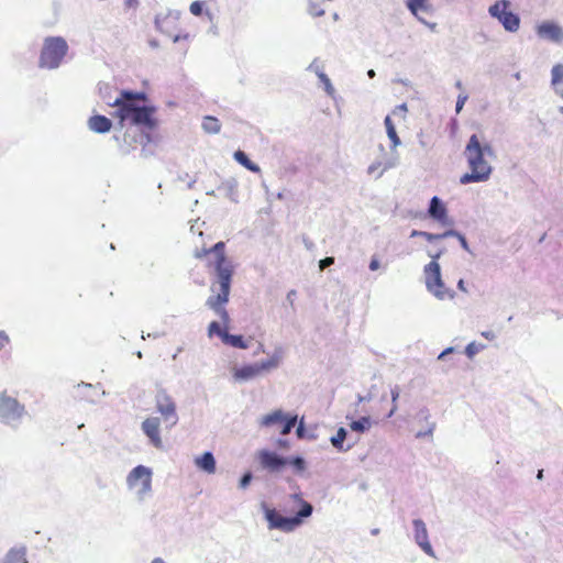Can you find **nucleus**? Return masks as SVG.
<instances>
[{"label": "nucleus", "mask_w": 563, "mask_h": 563, "mask_svg": "<svg viewBox=\"0 0 563 563\" xmlns=\"http://www.w3.org/2000/svg\"><path fill=\"white\" fill-rule=\"evenodd\" d=\"M103 100L107 104L117 108L114 114L119 119L120 130L124 128L125 121L147 133L158 126V120L155 118L157 108L145 103L147 101L145 92L122 90L113 101L106 97H103Z\"/></svg>", "instance_id": "1"}, {"label": "nucleus", "mask_w": 563, "mask_h": 563, "mask_svg": "<svg viewBox=\"0 0 563 563\" xmlns=\"http://www.w3.org/2000/svg\"><path fill=\"white\" fill-rule=\"evenodd\" d=\"M464 155L467 159L470 173L461 176L460 183L468 185L472 183H484L489 179L493 167L485 161V156H493V147L485 143L482 144L476 134H472L467 141L464 150Z\"/></svg>", "instance_id": "2"}, {"label": "nucleus", "mask_w": 563, "mask_h": 563, "mask_svg": "<svg viewBox=\"0 0 563 563\" xmlns=\"http://www.w3.org/2000/svg\"><path fill=\"white\" fill-rule=\"evenodd\" d=\"M290 498L299 506L298 511L292 516H283L275 508H271L265 501L261 504L269 530L292 532L301 527L307 518L311 517L313 506L302 498L301 493H294L290 495Z\"/></svg>", "instance_id": "3"}, {"label": "nucleus", "mask_w": 563, "mask_h": 563, "mask_svg": "<svg viewBox=\"0 0 563 563\" xmlns=\"http://www.w3.org/2000/svg\"><path fill=\"white\" fill-rule=\"evenodd\" d=\"M68 52V44L62 36H48L44 40L38 66L46 69H56L60 66Z\"/></svg>", "instance_id": "4"}, {"label": "nucleus", "mask_w": 563, "mask_h": 563, "mask_svg": "<svg viewBox=\"0 0 563 563\" xmlns=\"http://www.w3.org/2000/svg\"><path fill=\"white\" fill-rule=\"evenodd\" d=\"M426 288L435 298L443 300L446 297L454 298V291L446 288L442 280L441 267L438 262H430L423 268Z\"/></svg>", "instance_id": "5"}, {"label": "nucleus", "mask_w": 563, "mask_h": 563, "mask_svg": "<svg viewBox=\"0 0 563 563\" xmlns=\"http://www.w3.org/2000/svg\"><path fill=\"white\" fill-rule=\"evenodd\" d=\"M25 407L15 398L7 394L0 395V421L12 428L18 429L25 416Z\"/></svg>", "instance_id": "6"}, {"label": "nucleus", "mask_w": 563, "mask_h": 563, "mask_svg": "<svg viewBox=\"0 0 563 563\" xmlns=\"http://www.w3.org/2000/svg\"><path fill=\"white\" fill-rule=\"evenodd\" d=\"M511 2L509 0H497L489 5L488 13L496 19L503 27L510 33L517 32L520 27L519 14L509 10Z\"/></svg>", "instance_id": "7"}, {"label": "nucleus", "mask_w": 563, "mask_h": 563, "mask_svg": "<svg viewBox=\"0 0 563 563\" xmlns=\"http://www.w3.org/2000/svg\"><path fill=\"white\" fill-rule=\"evenodd\" d=\"M233 273L234 267L231 262L214 263V283L220 286V292L209 298H216L218 302L229 301Z\"/></svg>", "instance_id": "8"}, {"label": "nucleus", "mask_w": 563, "mask_h": 563, "mask_svg": "<svg viewBox=\"0 0 563 563\" xmlns=\"http://www.w3.org/2000/svg\"><path fill=\"white\" fill-rule=\"evenodd\" d=\"M155 406L157 412H159L165 422L167 423V428H173L178 422V415L176 412V404L166 389H158L155 395Z\"/></svg>", "instance_id": "9"}, {"label": "nucleus", "mask_w": 563, "mask_h": 563, "mask_svg": "<svg viewBox=\"0 0 563 563\" xmlns=\"http://www.w3.org/2000/svg\"><path fill=\"white\" fill-rule=\"evenodd\" d=\"M298 422V416L286 413L282 409L274 410L273 412L262 418L261 424L263 427H272L275 423L282 424L280 434L287 435L291 432Z\"/></svg>", "instance_id": "10"}, {"label": "nucleus", "mask_w": 563, "mask_h": 563, "mask_svg": "<svg viewBox=\"0 0 563 563\" xmlns=\"http://www.w3.org/2000/svg\"><path fill=\"white\" fill-rule=\"evenodd\" d=\"M74 398L88 401L89 404H98L101 396H107V391L101 389V384L96 385L81 382L74 387Z\"/></svg>", "instance_id": "11"}, {"label": "nucleus", "mask_w": 563, "mask_h": 563, "mask_svg": "<svg viewBox=\"0 0 563 563\" xmlns=\"http://www.w3.org/2000/svg\"><path fill=\"white\" fill-rule=\"evenodd\" d=\"M261 466L269 473H279L286 467V456L263 449L257 454Z\"/></svg>", "instance_id": "12"}, {"label": "nucleus", "mask_w": 563, "mask_h": 563, "mask_svg": "<svg viewBox=\"0 0 563 563\" xmlns=\"http://www.w3.org/2000/svg\"><path fill=\"white\" fill-rule=\"evenodd\" d=\"M413 540L417 545L429 556L434 558L433 548L429 541L428 529L424 521L420 518L412 520Z\"/></svg>", "instance_id": "13"}, {"label": "nucleus", "mask_w": 563, "mask_h": 563, "mask_svg": "<svg viewBox=\"0 0 563 563\" xmlns=\"http://www.w3.org/2000/svg\"><path fill=\"white\" fill-rule=\"evenodd\" d=\"M142 482V488L139 494H147L152 488V471L144 465L135 466L128 475L126 482L130 487H133L136 482Z\"/></svg>", "instance_id": "14"}, {"label": "nucleus", "mask_w": 563, "mask_h": 563, "mask_svg": "<svg viewBox=\"0 0 563 563\" xmlns=\"http://www.w3.org/2000/svg\"><path fill=\"white\" fill-rule=\"evenodd\" d=\"M113 140L118 142L120 153L128 155L135 148L136 143L147 144L152 142V136L147 132H141L139 135H131L129 132H125L122 140L117 134L113 135Z\"/></svg>", "instance_id": "15"}, {"label": "nucleus", "mask_w": 563, "mask_h": 563, "mask_svg": "<svg viewBox=\"0 0 563 563\" xmlns=\"http://www.w3.org/2000/svg\"><path fill=\"white\" fill-rule=\"evenodd\" d=\"M159 426L161 421L157 417L146 418L141 424V429L143 433L148 438L150 443L158 450L163 449Z\"/></svg>", "instance_id": "16"}, {"label": "nucleus", "mask_w": 563, "mask_h": 563, "mask_svg": "<svg viewBox=\"0 0 563 563\" xmlns=\"http://www.w3.org/2000/svg\"><path fill=\"white\" fill-rule=\"evenodd\" d=\"M537 34L540 38L549 40L554 43L563 41V29L552 21H544L539 24Z\"/></svg>", "instance_id": "17"}, {"label": "nucleus", "mask_w": 563, "mask_h": 563, "mask_svg": "<svg viewBox=\"0 0 563 563\" xmlns=\"http://www.w3.org/2000/svg\"><path fill=\"white\" fill-rule=\"evenodd\" d=\"M428 216L432 220L438 221L441 224L448 223V209L444 202L438 196H433L430 199L428 207Z\"/></svg>", "instance_id": "18"}, {"label": "nucleus", "mask_w": 563, "mask_h": 563, "mask_svg": "<svg viewBox=\"0 0 563 563\" xmlns=\"http://www.w3.org/2000/svg\"><path fill=\"white\" fill-rule=\"evenodd\" d=\"M406 7L418 21H422V14L433 13L430 0H406Z\"/></svg>", "instance_id": "19"}, {"label": "nucleus", "mask_w": 563, "mask_h": 563, "mask_svg": "<svg viewBox=\"0 0 563 563\" xmlns=\"http://www.w3.org/2000/svg\"><path fill=\"white\" fill-rule=\"evenodd\" d=\"M88 128L96 133H107L112 128V121L102 114H95L88 120Z\"/></svg>", "instance_id": "20"}, {"label": "nucleus", "mask_w": 563, "mask_h": 563, "mask_svg": "<svg viewBox=\"0 0 563 563\" xmlns=\"http://www.w3.org/2000/svg\"><path fill=\"white\" fill-rule=\"evenodd\" d=\"M308 71L314 73L320 81L324 85V90L329 96L334 93V88L328 75L323 71L322 66L319 64V59L314 58L307 67Z\"/></svg>", "instance_id": "21"}, {"label": "nucleus", "mask_w": 563, "mask_h": 563, "mask_svg": "<svg viewBox=\"0 0 563 563\" xmlns=\"http://www.w3.org/2000/svg\"><path fill=\"white\" fill-rule=\"evenodd\" d=\"M195 463L199 470L208 474H213L216 472V459L210 451L203 452L196 459Z\"/></svg>", "instance_id": "22"}, {"label": "nucleus", "mask_w": 563, "mask_h": 563, "mask_svg": "<svg viewBox=\"0 0 563 563\" xmlns=\"http://www.w3.org/2000/svg\"><path fill=\"white\" fill-rule=\"evenodd\" d=\"M260 374L256 363L246 364L234 371V378L240 382H246L255 378Z\"/></svg>", "instance_id": "23"}, {"label": "nucleus", "mask_w": 563, "mask_h": 563, "mask_svg": "<svg viewBox=\"0 0 563 563\" xmlns=\"http://www.w3.org/2000/svg\"><path fill=\"white\" fill-rule=\"evenodd\" d=\"M0 563H27L26 548H11Z\"/></svg>", "instance_id": "24"}, {"label": "nucleus", "mask_w": 563, "mask_h": 563, "mask_svg": "<svg viewBox=\"0 0 563 563\" xmlns=\"http://www.w3.org/2000/svg\"><path fill=\"white\" fill-rule=\"evenodd\" d=\"M347 437V430L340 427L334 435L330 438V442L334 449L339 452H347L353 448V444L344 445V441Z\"/></svg>", "instance_id": "25"}, {"label": "nucleus", "mask_w": 563, "mask_h": 563, "mask_svg": "<svg viewBox=\"0 0 563 563\" xmlns=\"http://www.w3.org/2000/svg\"><path fill=\"white\" fill-rule=\"evenodd\" d=\"M225 243L222 241L217 242L211 249L209 250H202V253H197V257H201L202 255L213 253L216 255V262L214 263H228L230 262L224 253Z\"/></svg>", "instance_id": "26"}, {"label": "nucleus", "mask_w": 563, "mask_h": 563, "mask_svg": "<svg viewBox=\"0 0 563 563\" xmlns=\"http://www.w3.org/2000/svg\"><path fill=\"white\" fill-rule=\"evenodd\" d=\"M287 465L292 468V472L296 475H302L307 470V462L301 455L286 456V466Z\"/></svg>", "instance_id": "27"}, {"label": "nucleus", "mask_w": 563, "mask_h": 563, "mask_svg": "<svg viewBox=\"0 0 563 563\" xmlns=\"http://www.w3.org/2000/svg\"><path fill=\"white\" fill-rule=\"evenodd\" d=\"M233 157L239 164H241L247 170L253 172V173H260V170H261L260 166L257 164H255L254 162H252L250 159L249 155L244 151H242V150L235 151L233 154Z\"/></svg>", "instance_id": "28"}, {"label": "nucleus", "mask_w": 563, "mask_h": 563, "mask_svg": "<svg viewBox=\"0 0 563 563\" xmlns=\"http://www.w3.org/2000/svg\"><path fill=\"white\" fill-rule=\"evenodd\" d=\"M222 342L225 345H229V346H232L235 349L244 350V349L249 347V343L245 341V339L242 334H231L228 332L225 334H222Z\"/></svg>", "instance_id": "29"}, {"label": "nucleus", "mask_w": 563, "mask_h": 563, "mask_svg": "<svg viewBox=\"0 0 563 563\" xmlns=\"http://www.w3.org/2000/svg\"><path fill=\"white\" fill-rule=\"evenodd\" d=\"M225 302H218L216 298H208L206 301V305L212 309L223 321V323L227 325L230 321L229 313L227 309L223 307Z\"/></svg>", "instance_id": "30"}, {"label": "nucleus", "mask_w": 563, "mask_h": 563, "mask_svg": "<svg viewBox=\"0 0 563 563\" xmlns=\"http://www.w3.org/2000/svg\"><path fill=\"white\" fill-rule=\"evenodd\" d=\"M384 124L386 128V133L388 135V139L391 142V148H395L396 146H398L400 144V139L397 134L395 124L393 123L390 115L385 117Z\"/></svg>", "instance_id": "31"}, {"label": "nucleus", "mask_w": 563, "mask_h": 563, "mask_svg": "<svg viewBox=\"0 0 563 563\" xmlns=\"http://www.w3.org/2000/svg\"><path fill=\"white\" fill-rule=\"evenodd\" d=\"M280 360H282L280 354L278 352H275L268 360L256 363L257 367L260 369V373L278 367Z\"/></svg>", "instance_id": "32"}, {"label": "nucleus", "mask_w": 563, "mask_h": 563, "mask_svg": "<svg viewBox=\"0 0 563 563\" xmlns=\"http://www.w3.org/2000/svg\"><path fill=\"white\" fill-rule=\"evenodd\" d=\"M371 426L372 421L368 416L361 417L360 419L353 420L350 423L351 430L357 433H364L365 431L369 430Z\"/></svg>", "instance_id": "33"}, {"label": "nucleus", "mask_w": 563, "mask_h": 563, "mask_svg": "<svg viewBox=\"0 0 563 563\" xmlns=\"http://www.w3.org/2000/svg\"><path fill=\"white\" fill-rule=\"evenodd\" d=\"M330 0H308V13L312 16H322L325 13L324 3Z\"/></svg>", "instance_id": "34"}, {"label": "nucleus", "mask_w": 563, "mask_h": 563, "mask_svg": "<svg viewBox=\"0 0 563 563\" xmlns=\"http://www.w3.org/2000/svg\"><path fill=\"white\" fill-rule=\"evenodd\" d=\"M202 128L207 133H219L221 129V124L219 120L214 117H205L202 121Z\"/></svg>", "instance_id": "35"}, {"label": "nucleus", "mask_w": 563, "mask_h": 563, "mask_svg": "<svg viewBox=\"0 0 563 563\" xmlns=\"http://www.w3.org/2000/svg\"><path fill=\"white\" fill-rule=\"evenodd\" d=\"M236 186H238L236 181L234 179H230V180L223 183L219 187V190L224 189L225 190V197H228L233 202H238V199H236Z\"/></svg>", "instance_id": "36"}, {"label": "nucleus", "mask_w": 563, "mask_h": 563, "mask_svg": "<svg viewBox=\"0 0 563 563\" xmlns=\"http://www.w3.org/2000/svg\"><path fill=\"white\" fill-rule=\"evenodd\" d=\"M399 395H400V388L398 385H396L390 389L393 406H391V409L389 410V412L387 413V418H391L395 415V412L397 411V408H398L397 400L399 398Z\"/></svg>", "instance_id": "37"}, {"label": "nucleus", "mask_w": 563, "mask_h": 563, "mask_svg": "<svg viewBox=\"0 0 563 563\" xmlns=\"http://www.w3.org/2000/svg\"><path fill=\"white\" fill-rule=\"evenodd\" d=\"M228 333L225 329L221 328V324L218 321L210 322L208 327V334L209 336L217 335L222 340V334Z\"/></svg>", "instance_id": "38"}, {"label": "nucleus", "mask_w": 563, "mask_h": 563, "mask_svg": "<svg viewBox=\"0 0 563 563\" xmlns=\"http://www.w3.org/2000/svg\"><path fill=\"white\" fill-rule=\"evenodd\" d=\"M551 75H552V85L553 86L561 82L563 79V65L562 64L554 65L551 70Z\"/></svg>", "instance_id": "39"}, {"label": "nucleus", "mask_w": 563, "mask_h": 563, "mask_svg": "<svg viewBox=\"0 0 563 563\" xmlns=\"http://www.w3.org/2000/svg\"><path fill=\"white\" fill-rule=\"evenodd\" d=\"M483 349H485V345L476 344L475 342H471L465 347V355L468 358H473Z\"/></svg>", "instance_id": "40"}, {"label": "nucleus", "mask_w": 563, "mask_h": 563, "mask_svg": "<svg viewBox=\"0 0 563 563\" xmlns=\"http://www.w3.org/2000/svg\"><path fill=\"white\" fill-rule=\"evenodd\" d=\"M296 435L298 439H306V438L314 439L316 438L313 434L307 435V429H306V423L303 421V418L299 422H297Z\"/></svg>", "instance_id": "41"}, {"label": "nucleus", "mask_w": 563, "mask_h": 563, "mask_svg": "<svg viewBox=\"0 0 563 563\" xmlns=\"http://www.w3.org/2000/svg\"><path fill=\"white\" fill-rule=\"evenodd\" d=\"M434 430H435V422H429L426 430H420L416 433V438L422 439L426 437H432Z\"/></svg>", "instance_id": "42"}, {"label": "nucleus", "mask_w": 563, "mask_h": 563, "mask_svg": "<svg viewBox=\"0 0 563 563\" xmlns=\"http://www.w3.org/2000/svg\"><path fill=\"white\" fill-rule=\"evenodd\" d=\"M203 7H205V2L200 1V0H197V1H194L191 4H190V13L192 15H196V16H199L202 14V11H203Z\"/></svg>", "instance_id": "43"}, {"label": "nucleus", "mask_w": 563, "mask_h": 563, "mask_svg": "<svg viewBox=\"0 0 563 563\" xmlns=\"http://www.w3.org/2000/svg\"><path fill=\"white\" fill-rule=\"evenodd\" d=\"M252 479H253L252 472H250V471L245 472L239 481V487L242 489H245L251 484Z\"/></svg>", "instance_id": "44"}, {"label": "nucleus", "mask_w": 563, "mask_h": 563, "mask_svg": "<svg viewBox=\"0 0 563 563\" xmlns=\"http://www.w3.org/2000/svg\"><path fill=\"white\" fill-rule=\"evenodd\" d=\"M445 247H440L438 250H427V255L431 258V262H438L439 258L445 253Z\"/></svg>", "instance_id": "45"}, {"label": "nucleus", "mask_w": 563, "mask_h": 563, "mask_svg": "<svg viewBox=\"0 0 563 563\" xmlns=\"http://www.w3.org/2000/svg\"><path fill=\"white\" fill-rule=\"evenodd\" d=\"M167 20H168V16H165V18L156 16V19H155V26H156V29L159 32L165 33V34H169L168 31L165 27V24H166Z\"/></svg>", "instance_id": "46"}, {"label": "nucleus", "mask_w": 563, "mask_h": 563, "mask_svg": "<svg viewBox=\"0 0 563 563\" xmlns=\"http://www.w3.org/2000/svg\"><path fill=\"white\" fill-rule=\"evenodd\" d=\"M468 99V96L465 95V93H460L457 96V99H456V103H455V111L456 113H460L465 104V102L467 101Z\"/></svg>", "instance_id": "47"}, {"label": "nucleus", "mask_w": 563, "mask_h": 563, "mask_svg": "<svg viewBox=\"0 0 563 563\" xmlns=\"http://www.w3.org/2000/svg\"><path fill=\"white\" fill-rule=\"evenodd\" d=\"M430 417H431V415H430V411H429V409L427 407H422L418 411V413H417V418L420 419V420L426 421L427 426L429 424V422H431L430 421Z\"/></svg>", "instance_id": "48"}, {"label": "nucleus", "mask_w": 563, "mask_h": 563, "mask_svg": "<svg viewBox=\"0 0 563 563\" xmlns=\"http://www.w3.org/2000/svg\"><path fill=\"white\" fill-rule=\"evenodd\" d=\"M334 264V257H324L322 258L320 262H319V268L320 271H324L325 268H328L329 266L333 265Z\"/></svg>", "instance_id": "49"}, {"label": "nucleus", "mask_w": 563, "mask_h": 563, "mask_svg": "<svg viewBox=\"0 0 563 563\" xmlns=\"http://www.w3.org/2000/svg\"><path fill=\"white\" fill-rule=\"evenodd\" d=\"M462 233L454 230V229H450V230H446L444 231L443 233H440V239H446V238H456L459 239V236L461 235Z\"/></svg>", "instance_id": "50"}, {"label": "nucleus", "mask_w": 563, "mask_h": 563, "mask_svg": "<svg viewBox=\"0 0 563 563\" xmlns=\"http://www.w3.org/2000/svg\"><path fill=\"white\" fill-rule=\"evenodd\" d=\"M422 238L426 239L430 243L441 240L440 233H430L427 231H423Z\"/></svg>", "instance_id": "51"}, {"label": "nucleus", "mask_w": 563, "mask_h": 563, "mask_svg": "<svg viewBox=\"0 0 563 563\" xmlns=\"http://www.w3.org/2000/svg\"><path fill=\"white\" fill-rule=\"evenodd\" d=\"M407 110H408V109H407V104H406V103H401V104H398V106H396V107H395V109H394L393 113H394L395 115H399V114L405 115V113L407 112Z\"/></svg>", "instance_id": "52"}, {"label": "nucleus", "mask_w": 563, "mask_h": 563, "mask_svg": "<svg viewBox=\"0 0 563 563\" xmlns=\"http://www.w3.org/2000/svg\"><path fill=\"white\" fill-rule=\"evenodd\" d=\"M457 240H459L462 249L465 250L466 252L471 253V249H470V245H468V242H467L465 235L461 234Z\"/></svg>", "instance_id": "53"}, {"label": "nucleus", "mask_w": 563, "mask_h": 563, "mask_svg": "<svg viewBox=\"0 0 563 563\" xmlns=\"http://www.w3.org/2000/svg\"><path fill=\"white\" fill-rule=\"evenodd\" d=\"M455 351V349L453 346H449L446 349H444L438 356V360H444L446 356H449L450 354H452L453 352Z\"/></svg>", "instance_id": "54"}, {"label": "nucleus", "mask_w": 563, "mask_h": 563, "mask_svg": "<svg viewBox=\"0 0 563 563\" xmlns=\"http://www.w3.org/2000/svg\"><path fill=\"white\" fill-rule=\"evenodd\" d=\"M379 266H380V263H379L378 258L373 256L371 262H369L368 268L371 271H376V269L379 268Z\"/></svg>", "instance_id": "55"}, {"label": "nucleus", "mask_w": 563, "mask_h": 563, "mask_svg": "<svg viewBox=\"0 0 563 563\" xmlns=\"http://www.w3.org/2000/svg\"><path fill=\"white\" fill-rule=\"evenodd\" d=\"M302 242L307 250L312 251L314 249V243L306 235L302 236Z\"/></svg>", "instance_id": "56"}, {"label": "nucleus", "mask_w": 563, "mask_h": 563, "mask_svg": "<svg viewBox=\"0 0 563 563\" xmlns=\"http://www.w3.org/2000/svg\"><path fill=\"white\" fill-rule=\"evenodd\" d=\"M276 444L279 449L288 450L289 449V441L286 439H278L276 441Z\"/></svg>", "instance_id": "57"}, {"label": "nucleus", "mask_w": 563, "mask_h": 563, "mask_svg": "<svg viewBox=\"0 0 563 563\" xmlns=\"http://www.w3.org/2000/svg\"><path fill=\"white\" fill-rule=\"evenodd\" d=\"M296 295H297V291L295 289H291L288 291V294L286 296V300L291 307H294V298Z\"/></svg>", "instance_id": "58"}, {"label": "nucleus", "mask_w": 563, "mask_h": 563, "mask_svg": "<svg viewBox=\"0 0 563 563\" xmlns=\"http://www.w3.org/2000/svg\"><path fill=\"white\" fill-rule=\"evenodd\" d=\"M9 342V338L4 331H0V350Z\"/></svg>", "instance_id": "59"}, {"label": "nucleus", "mask_w": 563, "mask_h": 563, "mask_svg": "<svg viewBox=\"0 0 563 563\" xmlns=\"http://www.w3.org/2000/svg\"><path fill=\"white\" fill-rule=\"evenodd\" d=\"M189 37V34L188 33H185V34H176L173 36V42L174 43H177L181 40H187Z\"/></svg>", "instance_id": "60"}, {"label": "nucleus", "mask_w": 563, "mask_h": 563, "mask_svg": "<svg viewBox=\"0 0 563 563\" xmlns=\"http://www.w3.org/2000/svg\"><path fill=\"white\" fill-rule=\"evenodd\" d=\"M379 165H380L379 163H373V164H371V165L368 166V168H367V173H368V175L374 174V173L378 169Z\"/></svg>", "instance_id": "61"}, {"label": "nucleus", "mask_w": 563, "mask_h": 563, "mask_svg": "<svg viewBox=\"0 0 563 563\" xmlns=\"http://www.w3.org/2000/svg\"><path fill=\"white\" fill-rule=\"evenodd\" d=\"M482 335L489 341L496 338V334L493 331H484L482 332Z\"/></svg>", "instance_id": "62"}, {"label": "nucleus", "mask_w": 563, "mask_h": 563, "mask_svg": "<svg viewBox=\"0 0 563 563\" xmlns=\"http://www.w3.org/2000/svg\"><path fill=\"white\" fill-rule=\"evenodd\" d=\"M124 4L128 8H133L139 4V1L137 0H124Z\"/></svg>", "instance_id": "63"}, {"label": "nucleus", "mask_w": 563, "mask_h": 563, "mask_svg": "<svg viewBox=\"0 0 563 563\" xmlns=\"http://www.w3.org/2000/svg\"><path fill=\"white\" fill-rule=\"evenodd\" d=\"M457 288H459L461 291H464V292H466V291H467L466 286H465V282H464L463 279H460V280L457 282Z\"/></svg>", "instance_id": "64"}]
</instances>
